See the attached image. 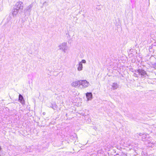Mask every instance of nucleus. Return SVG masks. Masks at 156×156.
I'll return each mask as SVG.
<instances>
[{
    "instance_id": "obj_1",
    "label": "nucleus",
    "mask_w": 156,
    "mask_h": 156,
    "mask_svg": "<svg viewBox=\"0 0 156 156\" xmlns=\"http://www.w3.org/2000/svg\"><path fill=\"white\" fill-rule=\"evenodd\" d=\"M135 72L138 73L139 74H140L141 77L143 78L145 77L146 76H148V75L146 73L145 71L142 69H139L136 70Z\"/></svg>"
},
{
    "instance_id": "obj_2",
    "label": "nucleus",
    "mask_w": 156,
    "mask_h": 156,
    "mask_svg": "<svg viewBox=\"0 0 156 156\" xmlns=\"http://www.w3.org/2000/svg\"><path fill=\"white\" fill-rule=\"evenodd\" d=\"M58 47L60 50H62L65 53L67 49V43L63 42L60 44Z\"/></svg>"
},
{
    "instance_id": "obj_3",
    "label": "nucleus",
    "mask_w": 156,
    "mask_h": 156,
    "mask_svg": "<svg viewBox=\"0 0 156 156\" xmlns=\"http://www.w3.org/2000/svg\"><path fill=\"white\" fill-rule=\"evenodd\" d=\"M89 85V83L86 80H80V86L82 85L83 87L86 88Z\"/></svg>"
},
{
    "instance_id": "obj_4",
    "label": "nucleus",
    "mask_w": 156,
    "mask_h": 156,
    "mask_svg": "<svg viewBox=\"0 0 156 156\" xmlns=\"http://www.w3.org/2000/svg\"><path fill=\"white\" fill-rule=\"evenodd\" d=\"M23 3L22 2H20L16 3L15 5V9L17 10H19L20 9L23 8Z\"/></svg>"
},
{
    "instance_id": "obj_5",
    "label": "nucleus",
    "mask_w": 156,
    "mask_h": 156,
    "mask_svg": "<svg viewBox=\"0 0 156 156\" xmlns=\"http://www.w3.org/2000/svg\"><path fill=\"white\" fill-rule=\"evenodd\" d=\"M71 85L73 87H80V80L75 81L72 83Z\"/></svg>"
},
{
    "instance_id": "obj_6",
    "label": "nucleus",
    "mask_w": 156,
    "mask_h": 156,
    "mask_svg": "<svg viewBox=\"0 0 156 156\" xmlns=\"http://www.w3.org/2000/svg\"><path fill=\"white\" fill-rule=\"evenodd\" d=\"M86 96L87 101L91 100L92 98V94L91 93H87L86 94Z\"/></svg>"
},
{
    "instance_id": "obj_7",
    "label": "nucleus",
    "mask_w": 156,
    "mask_h": 156,
    "mask_svg": "<svg viewBox=\"0 0 156 156\" xmlns=\"http://www.w3.org/2000/svg\"><path fill=\"white\" fill-rule=\"evenodd\" d=\"M77 69L79 71H81L83 69V65L81 62H79L78 65L77 66Z\"/></svg>"
},
{
    "instance_id": "obj_8",
    "label": "nucleus",
    "mask_w": 156,
    "mask_h": 156,
    "mask_svg": "<svg viewBox=\"0 0 156 156\" xmlns=\"http://www.w3.org/2000/svg\"><path fill=\"white\" fill-rule=\"evenodd\" d=\"M19 100L20 101V102L21 103L23 104L24 103V101L23 100V97L20 94L19 95Z\"/></svg>"
},
{
    "instance_id": "obj_9",
    "label": "nucleus",
    "mask_w": 156,
    "mask_h": 156,
    "mask_svg": "<svg viewBox=\"0 0 156 156\" xmlns=\"http://www.w3.org/2000/svg\"><path fill=\"white\" fill-rule=\"evenodd\" d=\"M112 87L113 89L115 90L117 89L119 86L116 83H114L112 84Z\"/></svg>"
},
{
    "instance_id": "obj_10",
    "label": "nucleus",
    "mask_w": 156,
    "mask_h": 156,
    "mask_svg": "<svg viewBox=\"0 0 156 156\" xmlns=\"http://www.w3.org/2000/svg\"><path fill=\"white\" fill-rule=\"evenodd\" d=\"M147 137V135L145 134H142V139L143 140H144V139H145Z\"/></svg>"
},
{
    "instance_id": "obj_11",
    "label": "nucleus",
    "mask_w": 156,
    "mask_h": 156,
    "mask_svg": "<svg viewBox=\"0 0 156 156\" xmlns=\"http://www.w3.org/2000/svg\"><path fill=\"white\" fill-rule=\"evenodd\" d=\"M139 75V74H137L136 73H134L133 74V76L136 77H138Z\"/></svg>"
},
{
    "instance_id": "obj_12",
    "label": "nucleus",
    "mask_w": 156,
    "mask_h": 156,
    "mask_svg": "<svg viewBox=\"0 0 156 156\" xmlns=\"http://www.w3.org/2000/svg\"><path fill=\"white\" fill-rule=\"evenodd\" d=\"M80 62H81V63H86V61L85 60L83 59Z\"/></svg>"
},
{
    "instance_id": "obj_13",
    "label": "nucleus",
    "mask_w": 156,
    "mask_h": 156,
    "mask_svg": "<svg viewBox=\"0 0 156 156\" xmlns=\"http://www.w3.org/2000/svg\"><path fill=\"white\" fill-rule=\"evenodd\" d=\"M51 107L53 109H55L54 108V105L52 104H51Z\"/></svg>"
},
{
    "instance_id": "obj_14",
    "label": "nucleus",
    "mask_w": 156,
    "mask_h": 156,
    "mask_svg": "<svg viewBox=\"0 0 156 156\" xmlns=\"http://www.w3.org/2000/svg\"><path fill=\"white\" fill-rule=\"evenodd\" d=\"M147 143L148 144H150V143H151V144H153V143H151L149 141H148L147 142Z\"/></svg>"
},
{
    "instance_id": "obj_15",
    "label": "nucleus",
    "mask_w": 156,
    "mask_h": 156,
    "mask_svg": "<svg viewBox=\"0 0 156 156\" xmlns=\"http://www.w3.org/2000/svg\"><path fill=\"white\" fill-rule=\"evenodd\" d=\"M156 45V42H155V43H154L152 44V45H153V46H155Z\"/></svg>"
},
{
    "instance_id": "obj_16",
    "label": "nucleus",
    "mask_w": 156,
    "mask_h": 156,
    "mask_svg": "<svg viewBox=\"0 0 156 156\" xmlns=\"http://www.w3.org/2000/svg\"><path fill=\"white\" fill-rule=\"evenodd\" d=\"M153 66H156V63H154V64H153Z\"/></svg>"
},
{
    "instance_id": "obj_17",
    "label": "nucleus",
    "mask_w": 156,
    "mask_h": 156,
    "mask_svg": "<svg viewBox=\"0 0 156 156\" xmlns=\"http://www.w3.org/2000/svg\"><path fill=\"white\" fill-rule=\"evenodd\" d=\"M149 147H152V145H149Z\"/></svg>"
},
{
    "instance_id": "obj_18",
    "label": "nucleus",
    "mask_w": 156,
    "mask_h": 156,
    "mask_svg": "<svg viewBox=\"0 0 156 156\" xmlns=\"http://www.w3.org/2000/svg\"><path fill=\"white\" fill-rule=\"evenodd\" d=\"M141 133H140V136H141Z\"/></svg>"
}]
</instances>
